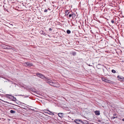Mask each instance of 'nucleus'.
Returning a JSON list of instances; mask_svg holds the SVG:
<instances>
[{"label": "nucleus", "instance_id": "obj_6", "mask_svg": "<svg viewBox=\"0 0 124 124\" xmlns=\"http://www.w3.org/2000/svg\"><path fill=\"white\" fill-rule=\"evenodd\" d=\"M5 48L8 49H12V47L11 46H6L5 47Z\"/></svg>", "mask_w": 124, "mask_h": 124}, {"label": "nucleus", "instance_id": "obj_4", "mask_svg": "<svg viewBox=\"0 0 124 124\" xmlns=\"http://www.w3.org/2000/svg\"><path fill=\"white\" fill-rule=\"evenodd\" d=\"M51 85L56 87H59L60 86V85L57 83L53 82Z\"/></svg>", "mask_w": 124, "mask_h": 124}, {"label": "nucleus", "instance_id": "obj_5", "mask_svg": "<svg viewBox=\"0 0 124 124\" xmlns=\"http://www.w3.org/2000/svg\"><path fill=\"white\" fill-rule=\"evenodd\" d=\"M102 80L105 82L108 83H110L111 82L110 80H108L107 79H106L104 78L102 79Z\"/></svg>", "mask_w": 124, "mask_h": 124}, {"label": "nucleus", "instance_id": "obj_2", "mask_svg": "<svg viewBox=\"0 0 124 124\" xmlns=\"http://www.w3.org/2000/svg\"><path fill=\"white\" fill-rule=\"evenodd\" d=\"M74 122L78 124H83L82 121L80 119H76L74 120Z\"/></svg>", "mask_w": 124, "mask_h": 124}, {"label": "nucleus", "instance_id": "obj_30", "mask_svg": "<svg viewBox=\"0 0 124 124\" xmlns=\"http://www.w3.org/2000/svg\"><path fill=\"white\" fill-rule=\"evenodd\" d=\"M98 65H101V64H99Z\"/></svg>", "mask_w": 124, "mask_h": 124}, {"label": "nucleus", "instance_id": "obj_25", "mask_svg": "<svg viewBox=\"0 0 124 124\" xmlns=\"http://www.w3.org/2000/svg\"><path fill=\"white\" fill-rule=\"evenodd\" d=\"M47 10L46 9H45L44 10V12H46L47 11Z\"/></svg>", "mask_w": 124, "mask_h": 124}, {"label": "nucleus", "instance_id": "obj_1", "mask_svg": "<svg viewBox=\"0 0 124 124\" xmlns=\"http://www.w3.org/2000/svg\"><path fill=\"white\" fill-rule=\"evenodd\" d=\"M36 74L38 77L42 79H45L46 78L44 76L41 74L39 73H37Z\"/></svg>", "mask_w": 124, "mask_h": 124}, {"label": "nucleus", "instance_id": "obj_28", "mask_svg": "<svg viewBox=\"0 0 124 124\" xmlns=\"http://www.w3.org/2000/svg\"><path fill=\"white\" fill-rule=\"evenodd\" d=\"M116 114H115L114 115V116H116Z\"/></svg>", "mask_w": 124, "mask_h": 124}, {"label": "nucleus", "instance_id": "obj_21", "mask_svg": "<svg viewBox=\"0 0 124 124\" xmlns=\"http://www.w3.org/2000/svg\"><path fill=\"white\" fill-rule=\"evenodd\" d=\"M72 54L74 56L76 54V53L75 52H73V53Z\"/></svg>", "mask_w": 124, "mask_h": 124}, {"label": "nucleus", "instance_id": "obj_20", "mask_svg": "<svg viewBox=\"0 0 124 124\" xmlns=\"http://www.w3.org/2000/svg\"><path fill=\"white\" fill-rule=\"evenodd\" d=\"M117 117V116H116V117H114V116H113L111 118V119H114V118H116Z\"/></svg>", "mask_w": 124, "mask_h": 124}, {"label": "nucleus", "instance_id": "obj_27", "mask_svg": "<svg viewBox=\"0 0 124 124\" xmlns=\"http://www.w3.org/2000/svg\"><path fill=\"white\" fill-rule=\"evenodd\" d=\"M122 121H124V118L122 119Z\"/></svg>", "mask_w": 124, "mask_h": 124}, {"label": "nucleus", "instance_id": "obj_18", "mask_svg": "<svg viewBox=\"0 0 124 124\" xmlns=\"http://www.w3.org/2000/svg\"><path fill=\"white\" fill-rule=\"evenodd\" d=\"M111 71H112V72L113 73H115L116 72V71L114 70H112Z\"/></svg>", "mask_w": 124, "mask_h": 124}, {"label": "nucleus", "instance_id": "obj_9", "mask_svg": "<svg viewBox=\"0 0 124 124\" xmlns=\"http://www.w3.org/2000/svg\"><path fill=\"white\" fill-rule=\"evenodd\" d=\"M27 66H31L32 65L31 63H30L29 62H27Z\"/></svg>", "mask_w": 124, "mask_h": 124}, {"label": "nucleus", "instance_id": "obj_10", "mask_svg": "<svg viewBox=\"0 0 124 124\" xmlns=\"http://www.w3.org/2000/svg\"><path fill=\"white\" fill-rule=\"evenodd\" d=\"M58 115L60 117H62L63 116V113H59L58 114Z\"/></svg>", "mask_w": 124, "mask_h": 124}, {"label": "nucleus", "instance_id": "obj_22", "mask_svg": "<svg viewBox=\"0 0 124 124\" xmlns=\"http://www.w3.org/2000/svg\"><path fill=\"white\" fill-rule=\"evenodd\" d=\"M72 14H70L69 15V18L70 17L72 16Z\"/></svg>", "mask_w": 124, "mask_h": 124}, {"label": "nucleus", "instance_id": "obj_13", "mask_svg": "<svg viewBox=\"0 0 124 124\" xmlns=\"http://www.w3.org/2000/svg\"><path fill=\"white\" fill-rule=\"evenodd\" d=\"M46 110L47 111H48V112H50V113H49V114H49V115H52V114L54 115V114L51 111L49 110Z\"/></svg>", "mask_w": 124, "mask_h": 124}, {"label": "nucleus", "instance_id": "obj_24", "mask_svg": "<svg viewBox=\"0 0 124 124\" xmlns=\"http://www.w3.org/2000/svg\"><path fill=\"white\" fill-rule=\"evenodd\" d=\"M111 22L113 23H114V22L113 20H112L111 21Z\"/></svg>", "mask_w": 124, "mask_h": 124}, {"label": "nucleus", "instance_id": "obj_23", "mask_svg": "<svg viewBox=\"0 0 124 124\" xmlns=\"http://www.w3.org/2000/svg\"><path fill=\"white\" fill-rule=\"evenodd\" d=\"M118 79H122V80H123V77H121V78H118Z\"/></svg>", "mask_w": 124, "mask_h": 124}, {"label": "nucleus", "instance_id": "obj_31", "mask_svg": "<svg viewBox=\"0 0 124 124\" xmlns=\"http://www.w3.org/2000/svg\"><path fill=\"white\" fill-rule=\"evenodd\" d=\"M118 77V78H119V77H118H118Z\"/></svg>", "mask_w": 124, "mask_h": 124}, {"label": "nucleus", "instance_id": "obj_16", "mask_svg": "<svg viewBox=\"0 0 124 124\" xmlns=\"http://www.w3.org/2000/svg\"><path fill=\"white\" fill-rule=\"evenodd\" d=\"M10 113L12 114H14L16 112L15 111H14L13 110H11L10 111Z\"/></svg>", "mask_w": 124, "mask_h": 124}, {"label": "nucleus", "instance_id": "obj_29", "mask_svg": "<svg viewBox=\"0 0 124 124\" xmlns=\"http://www.w3.org/2000/svg\"><path fill=\"white\" fill-rule=\"evenodd\" d=\"M46 113H47V114H49V113H48V112H46Z\"/></svg>", "mask_w": 124, "mask_h": 124}, {"label": "nucleus", "instance_id": "obj_17", "mask_svg": "<svg viewBox=\"0 0 124 124\" xmlns=\"http://www.w3.org/2000/svg\"><path fill=\"white\" fill-rule=\"evenodd\" d=\"M67 33L68 34H69L71 33V31L70 30H67Z\"/></svg>", "mask_w": 124, "mask_h": 124}, {"label": "nucleus", "instance_id": "obj_3", "mask_svg": "<svg viewBox=\"0 0 124 124\" xmlns=\"http://www.w3.org/2000/svg\"><path fill=\"white\" fill-rule=\"evenodd\" d=\"M45 80L47 83H49L51 85V84H52L53 83V82L52 80L47 78H46V79H45Z\"/></svg>", "mask_w": 124, "mask_h": 124}, {"label": "nucleus", "instance_id": "obj_7", "mask_svg": "<svg viewBox=\"0 0 124 124\" xmlns=\"http://www.w3.org/2000/svg\"><path fill=\"white\" fill-rule=\"evenodd\" d=\"M83 124H89V123H88V121L86 120H84L82 121Z\"/></svg>", "mask_w": 124, "mask_h": 124}, {"label": "nucleus", "instance_id": "obj_11", "mask_svg": "<svg viewBox=\"0 0 124 124\" xmlns=\"http://www.w3.org/2000/svg\"><path fill=\"white\" fill-rule=\"evenodd\" d=\"M12 96H11L10 95H6V97L7 98H8L9 99H11L12 98Z\"/></svg>", "mask_w": 124, "mask_h": 124}, {"label": "nucleus", "instance_id": "obj_8", "mask_svg": "<svg viewBox=\"0 0 124 124\" xmlns=\"http://www.w3.org/2000/svg\"><path fill=\"white\" fill-rule=\"evenodd\" d=\"M95 115H100V112L99 111H95Z\"/></svg>", "mask_w": 124, "mask_h": 124}, {"label": "nucleus", "instance_id": "obj_19", "mask_svg": "<svg viewBox=\"0 0 124 124\" xmlns=\"http://www.w3.org/2000/svg\"><path fill=\"white\" fill-rule=\"evenodd\" d=\"M24 65L27 66V62L24 63L23 64Z\"/></svg>", "mask_w": 124, "mask_h": 124}, {"label": "nucleus", "instance_id": "obj_26", "mask_svg": "<svg viewBox=\"0 0 124 124\" xmlns=\"http://www.w3.org/2000/svg\"><path fill=\"white\" fill-rule=\"evenodd\" d=\"M49 31H52V29L51 28H49Z\"/></svg>", "mask_w": 124, "mask_h": 124}, {"label": "nucleus", "instance_id": "obj_12", "mask_svg": "<svg viewBox=\"0 0 124 124\" xmlns=\"http://www.w3.org/2000/svg\"><path fill=\"white\" fill-rule=\"evenodd\" d=\"M69 13L70 12H68V10H66L65 11V15H68Z\"/></svg>", "mask_w": 124, "mask_h": 124}, {"label": "nucleus", "instance_id": "obj_14", "mask_svg": "<svg viewBox=\"0 0 124 124\" xmlns=\"http://www.w3.org/2000/svg\"><path fill=\"white\" fill-rule=\"evenodd\" d=\"M72 18H74L76 17V15L74 13H73L72 14Z\"/></svg>", "mask_w": 124, "mask_h": 124}, {"label": "nucleus", "instance_id": "obj_15", "mask_svg": "<svg viewBox=\"0 0 124 124\" xmlns=\"http://www.w3.org/2000/svg\"><path fill=\"white\" fill-rule=\"evenodd\" d=\"M12 98L11 99H13V101H16V99L15 97H14L13 96H12Z\"/></svg>", "mask_w": 124, "mask_h": 124}]
</instances>
